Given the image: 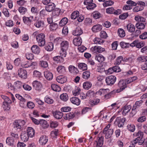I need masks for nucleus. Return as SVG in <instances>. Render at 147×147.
<instances>
[{"label": "nucleus", "instance_id": "obj_1", "mask_svg": "<svg viewBox=\"0 0 147 147\" xmlns=\"http://www.w3.org/2000/svg\"><path fill=\"white\" fill-rule=\"evenodd\" d=\"M32 35L36 37V39L38 44L39 46H44L46 43L45 35L44 34L41 33L39 34L37 31L34 32L32 34Z\"/></svg>", "mask_w": 147, "mask_h": 147}, {"label": "nucleus", "instance_id": "obj_2", "mask_svg": "<svg viewBox=\"0 0 147 147\" xmlns=\"http://www.w3.org/2000/svg\"><path fill=\"white\" fill-rule=\"evenodd\" d=\"M26 123L24 120H15L13 123V127L16 130L20 131L23 129Z\"/></svg>", "mask_w": 147, "mask_h": 147}, {"label": "nucleus", "instance_id": "obj_3", "mask_svg": "<svg viewBox=\"0 0 147 147\" xmlns=\"http://www.w3.org/2000/svg\"><path fill=\"white\" fill-rule=\"evenodd\" d=\"M110 126V125L109 124L104 129L103 131V133L105 134V137L106 139L110 138L113 132V129H109Z\"/></svg>", "mask_w": 147, "mask_h": 147}, {"label": "nucleus", "instance_id": "obj_4", "mask_svg": "<svg viewBox=\"0 0 147 147\" xmlns=\"http://www.w3.org/2000/svg\"><path fill=\"white\" fill-rule=\"evenodd\" d=\"M138 61L140 63L144 61L146 62L142 65L141 68L143 70H147V56H141L138 57L137 59Z\"/></svg>", "mask_w": 147, "mask_h": 147}, {"label": "nucleus", "instance_id": "obj_5", "mask_svg": "<svg viewBox=\"0 0 147 147\" xmlns=\"http://www.w3.org/2000/svg\"><path fill=\"white\" fill-rule=\"evenodd\" d=\"M116 80V78L115 76L111 75L106 77L105 81L108 85L111 86L115 83Z\"/></svg>", "mask_w": 147, "mask_h": 147}, {"label": "nucleus", "instance_id": "obj_6", "mask_svg": "<svg viewBox=\"0 0 147 147\" xmlns=\"http://www.w3.org/2000/svg\"><path fill=\"white\" fill-rule=\"evenodd\" d=\"M90 50L92 52L96 53H101L105 51V48L97 46L92 47Z\"/></svg>", "mask_w": 147, "mask_h": 147}, {"label": "nucleus", "instance_id": "obj_7", "mask_svg": "<svg viewBox=\"0 0 147 147\" xmlns=\"http://www.w3.org/2000/svg\"><path fill=\"white\" fill-rule=\"evenodd\" d=\"M104 137L102 136L98 137L94 144L96 147H101L103 144Z\"/></svg>", "mask_w": 147, "mask_h": 147}, {"label": "nucleus", "instance_id": "obj_8", "mask_svg": "<svg viewBox=\"0 0 147 147\" xmlns=\"http://www.w3.org/2000/svg\"><path fill=\"white\" fill-rule=\"evenodd\" d=\"M32 86L35 89L38 91L40 90L42 87L41 83L37 80L33 81L32 83Z\"/></svg>", "mask_w": 147, "mask_h": 147}, {"label": "nucleus", "instance_id": "obj_9", "mask_svg": "<svg viewBox=\"0 0 147 147\" xmlns=\"http://www.w3.org/2000/svg\"><path fill=\"white\" fill-rule=\"evenodd\" d=\"M125 121V118H121V117H117L116 119L115 122L117 123L118 126L119 127H123L124 125V123Z\"/></svg>", "mask_w": 147, "mask_h": 147}, {"label": "nucleus", "instance_id": "obj_10", "mask_svg": "<svg viewBox=\"0 0 147 147\" xmlns=\"http://www.w3.org/2000/svg\"><path fill=\"white\" fill-rule=\"evenodd\" d=\"M33 19V16H30L29 17L24 16L23 17V22L25 24L28 26H30L32 22Z\"/></svg>", "mask_w": 147, "mask_h": 147}, {"label": "nucleus", "instance_id": "obj_11", "mask_svg": "<svg viewBox=\"0 0 147 147\" xmlns=\"http://www.w3.org/2000/svg\"><path fill=\"white\" fill-rule=\"evenodd\" d=\"M18 74L20 77L24 79H26L27 76V72L26 70L20 68L18 70Z\"/></svg>", "mask_w": 147, "mask_h": 147}, {"label": "nucleus", "instance_id": "obj_12", "mask_svg": "<svg viewBox=\"0 0 147 147\" xmlns=\"http://www.w3.org/2000/svg\"><path fill=\"white\" fill-rule=\"evenodd\" d=\"M69 42L65 40L62 41L60 43V49L67 50L69 47Z\"/></svg>", "mask_w": 147, "mask_h": 147}, {"label": "nucleus", "instance_id": "obj_13", "mask_svg": "<svg viewBox=\"0 0 147 147\" xmlns=\"http://www.w3.org/2000/svg\"><path fill=\"white\" fill-rule=\"evenodd\" d=\"M44 76L45 78L48 80H51L53 77L52 73L50 71H45L44 72Z\"/></svg>", "mask_w": 147, "mask_h": 147}, {"label": "nucleus", "instance_id": "obj_14", "mask_svg": "<svg viewBox=\"0 0 147 147\" xmlns=\"http://www.w3.org/2000/svg\"><path fill=\"white\" fill-rule=\"evenodd\" d=\"M127 83H126V82L125 80H122L119 81L118 86L120 89V91H122L127 87Z\"/></svg>", "mask_w": 147, "mask_h": 147}, {"label": "nucleus", "instance_id": "obj_15", "mask_svg": "<svg viewBox=\"0 0 147 147\" xmlns=\"http://www.w3.org/2000/svg\"><path fill=\"white\" fill-rule=\"evenodd\" d=\"M23 86L22 83L19 81H16L14 83V87L15 91H18Z\"/></svg>", "mask_w": 147, "mask_h": 147}, {"label": "nucleus", "instance_id": "obj_16", "mask_svg": "<svg viewBox=\"0 0 147 147\" xmlns=\"http://www.w3.org/2000/svg\"><path fill=\"white\" fill-rule=\"evenodd\" d=\"M55 5L53 3H50L45 7V10L47 11L51 12L53 11L55 7Z\"/></svg>", "mask_w": 147, "mask_h": 147}, {"label": "nucleus", "instance_id": "obj_17", "mask_svg": "<svg viewBox=\"0 0 147 147\" xmlns=\"http://www.w3.org/2000/svg\"><path fill=\"white\" fill-rule=\"evenodd\" d=\"M67 78L66 76L63 75L58 76L57 78V82L61 84H63L67 81Z\"/></svg>", "mask_w": 147, "mask_h": 147}, {"label": "nucleus", "instance_id": "obj_18", "mask_svg": "<svg viewBox=\"0 0 147 147\" xmlns=\"http://www.w3.org/2000/svg\"><path fill=\"white\" fill-rule=\"evenodd\" d=\"M48 137L45 135L41 136L40 138L39 142L40 144L42 145L45 144L48 141Z\"/></svg>", "mask_w": 147, "mask_h": 147}, {"label": "nucleus", "instance_id": "obj_19", "mask_svg": "<svg viewBox=\"0 0 147 147\" xmlns=\"http://www.w3.org/2000/svg\"><path fill=\"white\" fill-rule=\"evenodd\" d=\"M26 133L30 137L32 138L34 136L35 130L31 127H28L27 129Z\"/></svg>", "mask_w": 147, "mask_h": 147}, {"label": "nucleus", "instance_id": "obj_20", "mask_svg": "<svg viewBox=\"0 0 147 147\" xmlns=\"http://www.w3.org/2000/svg\"><path fill=\"white\" fill-rule=\"evenodd\" d=\"M102 26L100 24H97L93 26L92 30L94 32H97L101 30Z\"/></svg>", "mask_w": 147, "mask_h": 147}, {"label": "nucleus", "instance_id": "obj_21", "mask_svg": "<svg viewBox=\"0 0 147 147\" xmlns=\"http://www.w3.org/2000/svg\"><path fill=\"white\" fill-rule=\"evenodd\" d=\"M73 42L75 46H79L81 45L82 40L80 37H77L73 39Z\"/></svg>", "mask_w": 147, "mask_h": 147}, {"label": "nucleus", "instance_id": "obj_22", "mask_svg": "<svg viewBox=\"0 0 147 147\" xmlns=\"http://www.w3.org/2000/svg\"><path fill=\"white\" fill-rule=\"evenodd\" d=\"M83 31L81 28L80 27H78L73 31L72 33L75 36H78L81 35Z\"/></svg>", "mask_w": 147, "mask_h": 147}, {"label": "nucleus", "instance_id": "obj_23", "mask_svg": "<svg viewBox=\"0 0 147 147\" xmlns=\"http://www.w3.org/2000/svg\"><path fill=\"white\" fill-rule=\"evenodd\" d=\"M29 136L28 134L25 131L22 132L21 135V138L24 142H27L28 140Z\"/></svg>", "mask_w": 147, "mask_h": 147}, {"label": "nucleus", "instance_id": "obj_24", "mask_svg": "<svg viewBox=\"0 0 147 147\" xmlns=\"http://www.w3.org/2000/svg\"><path fill=\"white\" fill-rule=\"evenodd\" d=\"M71 102L77 106L79 105L80 103V100L78 98L76 97H73L70 99Z\"/></svg>", "mask_w": 147, "mask_h": 147}, {"label": "nucleus", "instance_id": "obj_25", "mask_svg": "<svg viewBox=\"0 0 147 147\" xmlns=\"http://www.w3.org/2000/svg\"><path fill=\"white\" fill-rule=\"evenodd\" d=\"M131 108V107L130 105L125 106L123 108H122V115H126L129 111Z\"/></svg>", "mask_w": 147, "mask_h": 147}, {"label": "nucleus", "instance_id": "obj_26", "mask_svg": "<svg viewBox=\"0 0 147 147\" xmlns=\"http://www.w3.org/2000/svg\"><path fill=\"white\" fill-rule=\"evenodd\" d=\"M32 52L35 54H38L40 52V51L38 46L37 45H33L31 47Z\"/></svg>", "mask_w": 147, "mask_h": 147}, {"label": "nucleus", "instance_id": "obj_27", "mask_svg": "<svg viewBox=\"0 0 147 147\" xmlns=\"http://www.w3.org/2000/svg\"><path fill=\"white\" fill-rule=\"evenodd\" d=\"M68 69L70 72L75 74H76L78 72L77 68L73 65H70L68 67Z\"/></svg>", "mask_w": 147, "mask_h": 147}, {"label": "nucleus", "instance_id": "obj_28", "mask_svg": "<svg viewBox=\"0 0 147 147\" xmlns=\"http://www.w3.org/2000/svg\"><path fill=\"white\" fill-rule=\"evenodd\" d=\"M105 58L101 54H98L96 55L95 57V59L100 63H102L105 60Z\"/></svg>", "mask_w": 147, "mask_h": 147}, {"label": "nucleus", "instance_id": "obj_29", "mask_svg": "<svg viewBox=\"0 0 147 147\" xmlns=\"http://www.w3.org/2000/svg\"><path fill=\"white\" fill-rule=\"evenodd\" d=\"M133 136L135 138L139 139L143 137V133L142 131H139L137 132L134 133Z\"/></svg>", "mask_w": 147, "mask_h": 147}, {"label": "nucleus", "instance_id": "obj_30", "mask_svg": "<svg viewBox=\"0 0 147 147\" xmlns=\"http://www.w3.org/2000/svg\"><path fill=\"white\" fill-rule=\"evenodd\" d=\"M127 29L130 32H134L135 30V26L131 23L128 24L127 26Z\"/></svg>", "mask_w": 147, "mask_h": 147}, {"label": "nucleus", "instance_id": "obj_31", "mask_svg": "<svg viewBox=\"0 0 147 147\" xmlns=\"http://www.w3.org/2000/svg\"><path fill=\"white\" fill-rule=\"evenodd\" d=\"M133 142V143H134L135 144L138 143L139 145H141L144 142V139L143 137L140 138L139 139L135 138Z\"/></svg>", "mask_w": 147, "mask_h": 147}, {"label": "nucleus", "instance_id": "obj_32", "mask_svg": "<svg viewBox=\"0 0 147 147\" xmlns=\"http://www.w3.org/2000/svg\"><path fill=\"white\" fill-rule=\"evenodd\" d=\"M54 117L57 119H60L63 116V114L61 112L56 111L53 113Z\"/></svg>", "mask_w": 147, "mask_h": 147}, {"label": "nucleus", "instance_id": "obj_33", "mask_svg": "<svg viewBox=\"0 0 147 147\" xmlns=\"http://www.w3.org/2000/svg\"><path fill=\"white\" fill-rule=\"evenodd\" d=\"M100 100L98 98H94L90 100L89 103L91 106H93L97 105Z\"/></svg>", "mask_w": 147, "mask_h": 147}, {"label": "nucleus", "instance_id": "obj_34", "mask_svg": "<svg viewBox=\"0 0 147 147\" xmlns=\"http://www.w3.org/2000/svg\"><path fill=\"white\" fill-rule=\"evenodd\" d=\"M78 67L79 69L81 70H85L87 69V65L84 63H79L78 64Z\"/></svg>", "mask_w": 147, "mask_h": 147}, {"label": "nucleus", "instance_id": "obj_35", "mask_svg": "<svg viewBox=\"0 0 147 147\" xmlns=\"http://www.w3.org/2000/svg\"><path fill=\"white\" fill-rule=\"evenodd\" d=\"M6 143L9 145L13 146L14 143V140L13 138L11 137L7 138L6 140Z\"/></svg>", "mask_w": 147, "mask_h": 147}, {"label": "nucleus", "instance_id": "obj_36", "mask_svg": "<svg viewBox=\"0 0 147 147\" xmlns=\"http://www.w3.org/2000/svg\"><path fill=\"white\" fill-rule=\"evenodd\" d=\"M75 115L73 112H70L66 114L63 117L64 119L66 120H69L73 118Z\"/></svg>", "mask_w": 147, "mask_h": 147}, {"label": "nucleus", "instance_id": "obj_37", "mask_svg": "<svg viewBox=\"0 0 147 147\" xmlns=\"http://www.w3.org/2000/svg\"><path fill=\"white\" fill-rule=\"evenodd\" d=\"M108 88L100 89L97 92V94L100 96H104L107 93V92L108 91Z\"/></svg>", "mask_w": 147, "mask_h": 147}, {"label": "nucleus", "instance_id": "obj_38", "mask_svg": "<svg viewBox=\"0 0 147 147\" xmlns=\"http://www.w3.org/2000/svg\"><path fill=\"white\" fill-rule=\"evenodd\" d=\"M39 124H40V125L43 128H47L48 126L47 121L44 119H41L40 120Z\"/></svg>", "mask_w": 147, "mask_h": 147}, {"label": "nucleus", "instance_id": "obj_39", "mask_svg": "<svg viewBox=\"0 0 147 147\" xmlns=\"http://www.w3.org/2000/svg\"><path fill=\"white\" fill-rule=\"evenodd\" d=\"M57 69L58 72L61 74H64L65 72V68L62 65L58 66L57 68Z\"/></svg>", "mask_w": 147, "mask_h": 147}, {"label": "nucleus", "instance_id": "obj_40", "mask_svg": "<svg viewBox=\"0 0 147 147\" xmlns=\"http://www.w3.org/2000/svg\"><path fill=\"white\" fill-rule=\"evenodd\" d=\"M135 20L138 22H143L144 23L146 21V19L144 18L139 16H135Z\"/></svg>", "mask_w": 147, "mask_h": 147}, {"label": "nucleus", "instance_id": "obj_41", "mask_svg": "<svg viewBox=\"0 0 147 147\" xmlns=\"http://www.w3.org/2000/svg\"><path fill=\"white\" fill-rule=\"evenodd\" d=\"M145 24L146 23H137L136 25V27L138 29H144L145 27Z\"/></svg>", "mask_w": 147, "mask_h": 147}, {"label": "nucleus", "instance_id": "obj_42", "mask_svg": "<svg viewBox=\"0 0 147 147\" xmlns=\"http://www.w3.org/2000/svg\"><path fill=\"white\" fill-rule=\"evenodd\" d=\"M83 86L84 89L88 90L91 87L92 84L90 82L87 81L83 83Z\"/></svg>", "mask_w": 147, "mask_h": 147}, {"label": "nucleus", "instance_id": "obj_43", "mask_svg": "<svg viewBox=\"0 0 147 147\" xmlns=\"http://www.w3.org/2000/svg\"><path fill=\"white\" fill-rule=\"evenodd\" d=\"M53 48V44L52 42H49L48 45L45 47V49L48 51H52Z\"/></svg>", "mask_w": 147, "mask_h": 147}, {"label": "nucleus", "instance_id": "obj_44", "mask_svg": "<svg viewBox=\"0 0 147 147\" xmlns=\"http://www.w3.org/2000/svg\"><path fill=\"white\" fill-rule=\"evenodd\" d=\"M68 21L67 18L65 17L63 18L59 22V25L61 26H63L67 24Z\"/></svg>", "mask_w": 147, "mask_h": 147}, {"label": "nucleus", "instance_id": "obj_45", "mask_svg": "<svg viewBox=\"0 0 147 147\" xmlns=\"http://www.w3.org/2000/svg\"><path fill=\"white\" fill-rule=\"evenodd\" d=\"M119 36L121 38L124 37L125 35V31L122 28H119L118 30Z\"/></svg>", "mask_w": 147, "mask_h": 147}, {"label": "nucleus", "instance_id": "obj_46", "mask_svg": "<svg viewBox=\"0 0 147 147\" xmlns=\"http://www.w3.org/2000/svg\"><path fill=\"white\" fill-rule=\"evenodd\" d=\"M51 89L53 90L56 92H59L60 91L61 88L58 85L55 84H53L51 86Z\"/></svg>", "mask_w": 147, "mask_h": 147}, {"label": "nucleus", "instance_id": "obj_47", "mask_svg": "<svg viewBox=\"0 0 147 147\" xmlns=\"http://www.w3.org/2000/svg\"><path fill=\"white\" fill-rule=\"evenodd\" d=\"M81 90L80 88L76 87L73 90V94L75 96H77L80 94Z\"/></svg>", "mask_w": 147, "mask_h": 147}, {"label": "nucleus", "instance_id": "obj_48", "mask_svg": "<svg viewBox=\"0 0 147 147\" xmlns=\"http://www.w3.org/2000/svg\"><path fill=\"white\" fill-rule=\"evenodd\" d=\"M79 13L78 11H76L73 12L71 15V18L72 19H75L79 16Z\"/></svg>", "mask_w": 147, "mask_h": 147}, {"label": "nucleus", "instance_id": "obj_49", "mask_svg": "<svg viewBox=\"0 0 147 147\" xmlns=\"http://www.w3.org/2000/svg\"><path fill=\"white\" fill-rule=\"evenodd\" d=\"M90 76V72L88 71H86L83 72L82 77L85 79H88Z\"/></svg>", "mask_w": 147, "mask_h": 147}, {"label": "nucleus", "instance_id": "obj_50", "mask_svg": "<svg viewBox=\"0 0 147 147\" xmlns=\"http://www.w3.org/2000/svg\"><path fill=\"white\" fill-rule=\"evenodd\" d=\"M60 99L64 101H66L68 99L67 94L66 93L61 94L60 96Z\"/></svg>", "mask_w": 147, "mask_h": 147}, {"label": "nucleus", "instance_id": "obj_51", "mask_svg": "<svg viewBox=\"0 0 147 147\" xmlns=\"http://www.w3.org/2000/svg\"><path fill=\"white\" fill-rule=\"evenodd\" d=\"M114 2L111 1L109 0L105 1L102 4L103 6L104 7H106L112 5L114 4Z\"/></svg>", "mask_w": 147, "mask_h": 147}, {"label": "nucleus", "instance_id": "obj_52", "mask_svg": "<svg viewBox=\"0 0 147 147\" xmlns=\"http://www.w3.org/2000/svg\"><path fill=\"white\" fill-rule=\"evenodd\" d=\"M45 101L48 104H51L53 102L54 100L52 98H50L47 96H46L45 98Z\"/></svg>", "mask_w": 147, "mask_h": 147}, {"label": "nucleus", "instance_id": "obj_53", "mask_svg": "<svg viewBox=\"0 0 147 147\" xmlns=\"http://www.w3.org/2000/svg\"><path fill=\"white\" fill-rule=\"evenodd\" d=\"M58 28V24L57 23L53 22L50 24V29L51 30H56Z\"/></svg>", "mask_w": 147, "mask_h": 147}, {"label": "nucleus", "instance_id": "obj_54", "mask_svg": "<svg viewBox=\"0 0 147 147\" xmlns=\"http://www.w3.org/2000/svg\"><path fill=\"white\" fill-rule=\"evenodd\" d=\"M127 128L129 131L132 132H134L135 130V126L133 124H128Z\"/></svg>", "mask_w": 147, "mask_h": 147}, {"label": "nucleus", "instance_id": "obj_55", "mask_svg": "<svg viewBox=\"0 0 147 147\" xmlns=\"http://www.w3.org/2000/svg\"><path fill=\"white\" fill-rule=\"evenodd\" d=\"M30 62L26 61L22 62L21 63V66L23 68H28L30 67Z\"/></svg>", "mask_w": 147, "mask_h": 147}, {"label": "nucleus", "instance_id": "obj_56", "mask_svg": "<svg viewBox=\"0 0 147 147\" xmlns=\"http://www.w3.org/2000/svg\"><path fill=\"white\" fill-rule=\"evenodd\" d=\"M67 50L60 49V50L59 52V54L60 55V57H61V58H63L66 57L67 55Z\"/></svg>", "mask_w": 147, "mask_h": 147}, {"label": "nucleus", "instance_id": "obj_57", "mask_svg": "<svg viewBox=\"0 0 147 147\" xmlns=\"http://www.w3.org/2000/svg\"><path fill=\"white\" fill-rule=\"evenodd\" d=\"M2 98L3 99L4 101L3 102H5L7 104H11V101L9 98L7 96L2 95L1 96Z\"/></svg>", "mask_w": 147, "mask_h": 147}, {"label": "nucleus", "instance_id": "obj_58", "mask_svg": "<svg viewBox=\"0 0 147 147\" xmlns=\"http://www.w3.org/2000/svg\"><path fill=\"white\" fill-rule=\"evenodd\" d=\"M93 17L95 19H97L101 17L102 15L98 11L94 12L93 13Z\"/></svg>", "mask_w": 147, "mask_h": 147}, {"label": "nucleus", "instance_id": "obj_59", "mask_svg": "<svg viewBox=\"0 0 147 147\" xmlns=\"http://www.w3.org/2000/svg\"><path fill=\"white\" fill-rule=\"evenodd\" d=\"M113 91H110L109 89L108 90V91L107 93L104 96V98L105 99H108L110 98L113 95Z\"/></svg>", "mask_w": 147, "mask_h": 147}, {"label": "nucleus", "instance_id": "obj_60", "mask_svg": "<svg viewBox=\"0 0 147 147\" xmlns=\"http://www.w3.org/2000/svg\"><path fill=\"white\" fill-rule=\"evenodd\" d=\"M18 10L19 12L23 15L24 14L27 10V9L23 7H20Z\"/></svg>", "mask_w": 147, "mask_h": 147}, {"label": "nucleus", "instance_id": "obj_61", "mask_svg": "<svg viewBox=\"0 0 147 147\" xmlns=\"http://www.w3.org/2000/svg\"><path fill=\"white\" fill-rule=\"evenodd\" d=\"M26 106L28 108L32 109L34 108L35 105L34 103L32 101H28L26 104Z\"/></svg>", "mask_w": 147, "mask_h": 147}, {"label": "nucleus", "instance_id": "obj_62", "mask_svg": "<svg viewBox=\"0 0 147 147\" xmlns=\"http://www.w3.org/2000/svg\"><path fill=\"white\" fill-rule=\"evenodd\" d=\"M119 45L121 47L123 48H127L129 47V44L123 41H121L119 43Z\"/></svg>", "mask_w": 147, "mask_h": 147}, {"label": "nucleus", "instance_id": "obj_63", "mask_svg": "<svg viewBox=\"0 0 147 147\" xmlns=\"http://www.w3.org/2000/svg\"><path fill=\"white\" fill-rule=\"evenodd\" d=\"M41 73L37 70H35L33 73V75L34 77L40 78L41 77Z\"/></svg>", "mask_w": 147, "mask_h": 147}, {"label": "nucleus", "instance_id": "obj_64", "mask_svg": "<svg viewBox=\"0 0 147 147\" xmlns=\"http://www.w3.org/2000/svg\"><path fill=\"white\" fill-rule=\"evenodd\" d=\"M20 100L19 103L20 106L22 108L26 106V100L27 101V100L23 98Z\"/></svg>", "mask_w": 147, "mask_h": 147}]
</instances>
